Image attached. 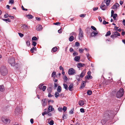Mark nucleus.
I'll list each match as a JSON object with an SVG mask.
<instances>
[{
  "mask_svg": "<svg viewBox=\"0 0 125 125\" xmlns=\"http://www.w3.org/2000/svg\"><path fill=\"white\" fill-rule=\"evenodd\" d=\"M9 120L8 119L6 118L5 119V122H4V123H7L9 121Z\"/></svg>",
  "mask_w": 125,
  "mask_h": 125,
  "instance_id": "09e8293b",
  "label": "nucleus"
},
{
  "mask_svg": "<svg viewBox=\"0 0 125 125\" xmlns=\"http://www.w3.org/2000/svg\"><path fill=\"white\" fill-rule=\"evenodd\" d=\"M51 112H49V111H47V114L48 115L50 116H52V114L50 113Z\"/></svg>",
  "mask_w": 125,
  "mask_h": 125,
  "instance_id": "3c124183",
  "label": "nucleus"
},
{
  "mask_svg": "<svg viewBox=\"0 0 125 125\" xmlns=\"http://www.w3.org/2000/svg\"><path fill=\"white\" fill-rule=\"evenodd\" d=\"M67 109V108L66 107L64 106L62 109V110L64 112H65Z\"/></svg>",
  "mask_w": 125,
  "mask_h": 125,
  "instance_id": "de8ad7c7",
  "label": "nucleus"
},
{
  "mask_svg": "<svg viewBox=\"0 0 125 125\" xmlns=\"http://www.w3.org/2000/svg\"><path fill=\"white\" fill-rule=\"evenodd\" d=\"M48 110L49 112H52L54 110V108L52 106L50 105L48 106Z\"/></svg>",
  "mask_w": 125,
  "mask_h": 125,
  "instance_id": "4468645a",
  "label": "nucleus"
},
{
  "mask_svg": "<svg viewBox=\"0 0 125 125\" xmlns=\"http://www.w3.org/2000/svg\"><path fill=\"white\" fill-rule=\"evenodd\" d=\"M85 70L83 71L81 73L80 75V77L81 78H83L84 75L85 73Z\"/></svg>",
  "mask_w": 125,
  "mask_h": 125,
  "instance_id": "6ab92c4d",
  "label": "nucleus"
},
{
  "mask_svg": "<svg viewBox=\"0 0 125 125\" xmlns=\"http://www.w3.org/2000/svg\"><path fill=\"white\" fill-rule=\"evenodd\" d=\"M61 24V23L59 22H56L55 23H54V24L56 25H59Z\"/></svg>",
  "mask_w": 125,
  "mask_h": 125,
  "instance_id": "e2e57ef3",
  "label": "nucleus"
},
{
  "mask_svg": "<svg viewBox=\"0 0 125 125\" xmlns=\"http://www.w3.org/2000/svg\"><path fill=\"white\" fill-rule=\"evenodd\" d=\"M21 108L18 106L15 109V113L16 115H18L19 114H21Z\"/></svg>",
  "mask_w": 125,
  "mask_h": 125,
  "instance_id": "0eeeda50",
  "label": "nucleus"
},
{
  "mask_svg": "<svg viewBox=\"0 0 125 125\" xmlns=\"http://www.w3.org/2000/svg\"><path fill=\"white\" fill-rule=\"evenodd\" d=\"M47 100L46 99H43L42 100V105L44 107L47 104Z\"/></svg>",
  "mask_w": 125,
  "mask_h": 125,
  "instance_id": "9d476101",
  "label": "nucleus"
},
{
  "mask_svg": "<svg viewBox=\"0 0 125 125\" xmlns=\"http://www.w3.org/2000/svg\"><path fill=\"white\" fill-rule=\"evenodd\" d=\"M91 28L93 30H94L96 31V28L94 26H91Z\"/></svg>",
  "mask_w": 125,
  "mask_h": 125,
  "instance_id": "4d7b16f0",
  "label": "nucleus"
},
{
  "mask_svg": "<svg viewBox=\"0 0 125 125\" xmlns=\"http://www.w3.org/2000/svg\"><path fill=\"white\" fill-rule=\"evenodd\" d=\"M80 57L79 56H75L74 59V60L76 62H79V61L80 60Z\"/></svg>",
  "mask_w": 125,
  "mask_h": 125,
  "instance_id": "a211bd4d",
  "label": "nucleus"
},
{
  "mask_svg": "<svg viewBox=\"0 0 125 125\" xmlns=\"http://www.w3.org/2000/svg\"><path fill=\"white\" fill-rule=\"evenodd\" d=\"M36 50V47H33L31 49L30 51L32 53H33L34 52V50Z\"/></svg>",
  "mask_w": 125,
  "mask_h": 125,
  "instance_id": "cd10ccee",
  "label": "nucleus"
},
{
  "mask_svg": "<svg viewBox=\"0 0 125 125\" xmlns=\"http://www.w3.org/2000/svg\"><path fill=\"white\" fill-rule=\"evenodd\" d=\"M117 16V14H116L115 13L114 14L113 16V18L114 20L116 19V18Z\"/></svg>",
  "mask_w": 125,
  "mask_h": 125,
  "instance_id": "c9c22d12",
  "label": "nucleus"
},
{
  "mask_svg": "<svg viewBox=\"0 0 125 125\" xmlns=\"http://www.w3.org/2000/svg\"><path fill=\"white\" fill-rule=\"evenodd\" d=\"M63 79L64 80V81L65 82V83H66L67 81V76L66 75H65V76H64V77L63 78Z\"/></svg>",
  "mask_w": 125,
  "mask_h": 125,
  "instance_id": "f704fd0d",
  "label": "nucleus"
},
{
  "mask_svg": "<svg viewBox=\"0 0 125 125\" xmlns=\"http://www.w3.org/2000/svg\"><path fill=\"white\" fill-rule=\"evenodd\" d=\"M57 50V48L56 47H54L52 49V51L54 52H56Z\"/></svg>",
  "mask_w": 125,
  "mask_h": 125,
  "instance_id": "72a5a7b5",
  "label": "nucleus"
},
{
  "mask_svg": "<svg viewBox=\"0 0 125 125\" xmlns=\"http://www.w3.org/2000/svg\"><path fill=\"white\" fill-rule=\"evenodd\" d=\"M68 73L69 75H73L76 74V72L74 69L71 68L69 70Z\"/></svg>",
  "mask_w": 125,
  "mask_h": 125,
  "instance_id": "39448f33",
  "label": "nucleus"
},
{
  "mask_svg": "<svg viewBox=\"0 0 125 125\" xmlns=\"http://www.w3.org/2000/svg\"><path fill=\"white\" fill-rule=\"evenodd\" d=\"M80 112L81 113H83L85 112L84 109L83 108H81L80 109Z\"/></svg>",
  "mask_w": 125,
  "mask_h": 125,
  "instance_id": "6e6d98bb",
  "label": "nucleus"
},
{
  "mask_svg": "<svg viewBox=\"0 0 125 125\" xmlns=\"http://www.w3.org/2000/svg\"><path fill=\"white\" fill-rule=\"evenodd\" d=\"M78 55V53L75 52H74L73 53V55L74 56L77 55Z\"/></svg>",
  "mask_w": 125,
  "mask_h": 125,
  "instance_id": "0e129e2a",
  "label": "nucleus"
},
{
  "mask_svg": "<svg viewBox=\"0 0 125 125\" xmlns=\"http://www.w3.org/2000/svg\"><path fill=\"white\" fill-rule=\"evenodd\" d=\"M14 3V0H10L9 2V4H11Z\"/></svg>",
  "mask_w": 125,
  "mask_h": 125,
  "instance_id": "c03bdc74",
  "label": "nucleus"
},
{
  "mask_svg": "<svg viewBox=\"0 0 125 125\" xmlns=\"http://www.w3.org/2000/svg\"><path fill=\"white\" fill-rule=\"evenodd\" d=\"M114 112L113 111L109 110L105 112L104 114V119H102L101 121V123L102 124H105L107 121L106 119H109V118L112 116Z\"/></svg>",
  "mask_w": 125,
  "mask_h": 125,
  "instance_id": "f257e3e1",
  "label": "nucleus"
},
{
  "mask_svg": "<svg viewBox=\"0 0 125 125\" xmlns=\"http://www.w3.org/2000/svg\"><path fill=\"white\" fill-rule=\"evenodd\" d=\"M43 85L42 83L40 84L38 86V88L40 89H41L42 86Z\"/></svg>",
  "mask_w": 125,
  "mask_h": 125,
  "instance_id": "4c0bfd02",
  "label": "nucleus"
},
{
  "mask_svg": "<svg viewBox=\"0 0 125 125\" xmlns=\"http://www.w3.org/2000/svg\"><path fill=\"white\" fill-rule=\"evenodd\" d=\"M42 29V26L40 25H38L36 27V29L38 31H41Z\"/></svg>",
  "mask_w": 125,
  "mask_h": 125,
  "instance_id": "9b49d317",
  "label": "nucleus"
},
{
  "mask_svg": "<svg viewBox=\"0 0 125 125\" xmlns=\"http://www.w3.org/2000/svg\"><path fill=\"white\" fill-rule=\"evenodd\" d=\"M111 34V33L110 31H108L106 33L105 35V36H108L110 35Z\"/></svg>",
  "mask_w": 125,
  "mask_h": 125,
  "instance_id": "2f4dec72",
  "label": "nucleus"
},
{
  "mask_svg": "<svg viewBox=\"0 0 125 125\" xmlns=\"http://www.w3.org/2000/svg\"><path fill=\"white\" fill-rule=\"evenodd\" d=\"M37 44V43L35 42H33L32 43V45H33L34 46H36Z\"/></svg>",
  "mask_w": 125,
  "mask_h": 125,
  "instance_id": "8fccbe9b",
  "label": "nucleus"
},
{
  "mask_svg": "<svg viewBox=\"0 0 125 125\" xmlns=\"http://www.w3.org/2000/svg\"><path fill=\"white\" fill-rule=\"evenodd\" d=\"M47 111H44V112L42 113V116H44L45 115L47 114Z\"/></svg>",
  "mask_w": 125,
  "mask_h": 125,
  "instance_id": "680f3d73",
  "label": "nucleus"
},
{
  "mask_svg": "<svg viewBox=\"0 0 125 125\" xmlns=\"http://www.w3.org/2000/svg\"><path fill=\"white\" fill-rule=\"evenodd\" d=\"M124 89L122 88H121L119 90L117 93L116 97L118 98L122 97L124 94Z\"/></svg>",
  "mask_w": 125,
  "mask_h": 125,
  "instance_id": "7ed1b4c3",
  "label": "nucleus"
},
{
  "mask_svg": "<svg viewBox=\"0 0 125 125\" xmlns=\"http://www.w3.org/2000/svg\"><path fill=\"white\" fill-rule=\"evenodd\" d=\"M70 35H71V36L74 35L75 36H76V33L74 32H72L70 34Z\"/></svg>",
  "mask_w": 125,
  "mask_h": 125,
  "instance_id": "49530a36",
  "label": "nucleus"
},
{
  "mask_svg": "<svg viewBox=\"0 0 125 125\" xmlns=\"http://www.w3.org/2000/svg\"><path fill=\"white\" fill-rule=\"evenodd\" d=\"M85 83L83 81H82L81 84L80 88V89H81L84 88L85 86Z\"/></svg>",
  "mask_w": 125,
  "mask_h": 125,
  "instance_id": "ddd939ff",
  "label": "nucleus"
},
{
  "mask_svg": "<svg viewBox=\"0 0 125 125\" xmlns=\"http://www.w3.org/2000/svg\"><path fill=\"white\" fill-rule=\"evenodd\" d=\"M98 34V32L97 31H96V32L93 31L91 33L90 36V37L95 36Z\"/></svg>",
  "mask_w": 125,
  "mask_h": 125,
  "instance_id": "1a4fd4ad",
  "label": "nucleus"
},
{
  "mask_svg": "<svg viewBox=\"0 0 125 125\" xmlns=\"http://www.w3.org/2000/svg\"><path fill=\"white\" fill-rule=\"evenodd\" d=\"M87 93L88 95H90L92 93V91L91 90H88L87 91Z\"/></svg>",
  "mask_w": 125,
  "mask_h": 125,
  "instance_id": "c85d7f7f",
  "label": "nucleus"
},
{
  "mask_svg": "<svg viewBox=\"0 0 125 125\" xmlns=\"http://www.w3.org/2000/svg\"><path fill=\"white\" fill-rule=\"evenodd\" d=\"M74 39L73 37L72 36H71L69 38V40L71 42L73 41Z\"/></svg>",
  "mask_w": 125,
  "mask_h": 125,
  "instance_id": "7c9ffc66",
  "label": "nucleus"
},
{
  "mask_svg": "<svg viewBox=\"0 0 125 125\" xmlns=\"http://www.w3.org/2000/svg\"><path fill=\"white\" fill-rule=\"evenodd\" d=\"M3 20L5 21L7 23H8V22H11V21L10 20V19L9 18L6 19H3Z\"/></svg>",
  "mask_w": 125,
  "mask_h": 125,
  "instance_id": "a878e982",
  "label": "nucleus"
},
{
  "mask_svg": "<svg viewBox=\"0 0 125 125\" xmlns=\"http://www.w3.org/2000/svg\"><path fill=\"white\" fill-rule=\"evenodd\" d=\"M78 65L81 67H82L84 65V64L81 63H79L78 64Z\"/></svg>",
  "mask_w": 125,
  "mask_h": 125,
  "instance_id": "a19ab883",
  "label": "nucleus"
},
{
  "mask_svg": "<svg viewBox=\"0 0 125 125\" xmlns=\"http://www.w3.org/2000/svg\"><path fill=\"white\" fill-rule=\"evenodd\" d=\"M56 74V72H53L52 73V77H55Z\"/></svg>",
  "mask_w": 125,
  "mask_h": 125,
  "instance_id": "37998d69",
  "label": "nucleus"
},
{
  "mask_svg": "<svg viewBox=\"0 0 125 125\" xmlns=\"http://www.w3.org/2000/svg\"><path fill=\"white\" fill-rule=\"evenodd\" d=\"M21 27L22 29L24 30H26L29 29L30 26L26 25L23 24L22 25Z\"/></svg>",
  "mask_w": 125,
  "mask_h": 125,
  "instance_id": "f8f14e48",
  "label": "nucleus"
},
{
  "mask_svg": "<svg viewBox=\"0 0 125 125\" xmlns=\"http://www.w3.org/2000/svg\"><path fill=\"white\" fill-rule=\"evenodd\" d=\"M48 123L50 125H53L54 124V121L52 120L49 122V123L48 122Z\"/></svg>",
  "mask_w": 125,
  "mask_h": 125,
  "instance_id": "58836bf2",
  "label": "nucleus"
},
{
  "mask_svg": "<svg viewBox=\"0 0 125 125\" xmlns=\"http://www.w3.org/2000/svg\"><path fill=\"white\" fill-rule=\"evenodd\" d=\"M47 90L48 93H51L52 91L51 87H50L48 89H47Z\"/></svg>",
  "mask_w": 125,
  "mask_h": 125,
  "instance_id": "473e14b6",
  "label": "nucleus"
},
{
  "mask_svg": "<svg viewBox=\"0 0 125 125\" xmlns=\"http://www.w3.org/2000/svg\"><path fill=\"white\" fill-rule=\"evenodd\" d=\"M26 44L28 46H29L30 45V42L29 40L27 41L26 42Z\"/></svg>",
  "mask_w": 125,
  "mask_h": 125,
  "instance_id": "79ce46f5",
  "label": "nucleus"
},
{
  "mask_svg": "<svg viewBox=\"0 0 125 125\" xmlns=\"http://www.w3.org/2000/svg\"><path fill=\"white\" fill-rule=\"evenodd\" d=\"M61 87L60 86H58L57 89V92L59 93H60L61 91Z\"/></svg>",
  "mask_w": 125,
  "mask_h": 125,
  "instance_id": "412c9836",
  "label": "nucleus"
},
{
  "mask_svg": "<svg viewBox=\"0 0 125 125\" xmlns=\"http://www.w3.org/2000/svg\"><path fill=\"white\" fill-rule=\"evenodd\" d=\"M63 85L64 88L67 91L68 90V85L65 83H63Z\"/></svg>",
  "mask_w": 125,
  "mask_h": 125,
  "instance_id": "4be33fe9",
  "label": "nucleus"
},
{
  "mask_svg": "<svg viewBox=\"0 0 125 125\" xmlns=\"http://www.w3.org/2000/svg\"><path fill=\"white\" fill-rule=\"evenodd\" d=\"M73 85L72 84L69 85V87H68V89L70 91H72L73 90Z\"/></svg>",
  "mask_w": 125,
  "mask_h": 125,
  "instance_id": "dca6fc26",
  "label": "nucleus"
},
{
  "mask_svg": "<svg viewBox=\"0 0 125 125\" xmlns=\"http://www.w3.org/2000/svg\"><path fill=\"white\" fill-rule=\"evenodd\" d=\"M26 17L29 19H32L33 18V16L31 15H26Z\"/></svg>",
  "mask_w": 125,
  "mask_h": 125,
  "instance_id": "c756f323",
  "label": "nucleus"
},
{
  "mask_svg": "<svg viewBox=\"0 0 125 125\" xmlns=\"http://www.w3.org/2000/svg\"><path fill=\"white\" fill-rule=\"evenodd\" d=\"M8 70L6 67L5 66H3L1 67L0 72L1 74L3 76L6 75L8 73Z\"/></svg>",
  "mask_w": 125,
  "mask_h": 125,
  "instance_id": "f03ea898",
  "label": "nucleus"
},
{
  "mask_svg": "<svg viewBox=\"0 0 125 125\" xmlns=\"http://www.w3.org/2000/svg\"><path fill=\"white\" fill-rule=\"evenodd\" d=\"M86 55L88 58H90L91 57V56L89 54L88 52H87L86 54Z\"/></svg>",
  "mask_w": 125,
  "mask_h": 125,
  "instance_id": "e433bc0d",
  "label": "nucleus"
},
{
  "mask_svg": "<svg viewBox=\"0 0 125 125\" xmlns=\"http://www.w3.org/2000/svg\"><path fill=\"white\" fill-rule=\"evenodd\" d=\"M106 1L105 2L106 5L107 6H108L109 4V3L110 2V0H105L104 1Z\"/></svg>",
  "mask_w": 125,
  "mask_h": 125,
  "instance_id": "bb28decb",
  "label": "nucleus"
},
{
  "mask_svg": "<svg viewBox=\"0 0 125 125\" xmlns=\"http://www.w3.org/2000/svg\"><path fill=\"white\" fill-rule=\"evenodd\" d=\"M59 69L60 70H62V71H63V70H64L63 68L61 66H60L59 67Z\"/></svg>",
  "mask_w": 125,
  "mask_h": 125,
  "instance_id": "69168bd1",
  "label": "nucleus"
},
{
  "mask_svg": "<svg viewBox=\"0 0 125 125\" xmlns=\"http://www.w3.org/2000/svg\"><path fill=\"white\" fill-rule=\"evenodd\" d=\"M37 38L36 37L34 36L32 37V40L35 41L37 40Z\"/></svg>",
  "mask_w": 125,
  "mask_h": 125,
  "instance_id": "864d4df0",
  "label": "nucleus"
},
{
  "mask_svg": "<svg viewBox=\"0 0 125 125\" xmlns=\"http://www.w3.org/2000/svg\"><path fill=\"white\" fill-rule=\"evenodd\" d=\"M84 49H79V51L80 53H83L84 51Z\"/></svg>",
  "mask_w": 125,
  "mask_h": 125,
  "instance_id": "ea45409f",
  "label": "nucleus"
},
{
  "mask_svg": "<svg viewBox=\"0 0 125 125\" xmlns=\"http://www.w3.org/2000/svg\"><path fill=\"white\" fill-rule=\"evenodd\" d=\"M113 34L115 38L117 37L118 36H120V34L117 31L114 32Z\"/></svg>",
  "mask_w": 125,
  "mask_h": 125,
  "instance_id": "f3484780",
  "label": "nucleus"
},
{
  "mask_svg": "<svg viewBox=\"0 0 125 125\" xmlns=\"http://www.w3.org/2000/svg\"><path fill=\"white\" fill-rule=\"evenodd\" d=\"M103 10H106L107 7L105 5L102 4L100 7Z\"/></svg>",
  "mask_w": 125,
  "mask_h": 125,
  "instance_id": "2eb2a0df",
  "label": "nucleus"
},
{
  "mask_svg": "<svg viewBox=\"0 0 125 125\" xmlns=\"http://www.w3.org/2000/svg\"><path fill=\"white\" fill-rule=\"evenodd\" d=\"M18 33L19 34V35L21 37H23L24 35L23 34L19 32Z\"/></svg>",
  "mask_w": 125,
  "mask_h": 125,
  "instance_id": "13d9d810",
  "label": "nucleus"
},
{
  "mask_svg": "<svg viewBox=\"0 0 125 125\" xmlns=\"http://www.w3.org/2000/svg\"><path fill=\"white\" fill-rule=\"evenodd\" d=\"M58 32L60 33H61L62 32V28H61L60 29L58 30Z\"/></svg>",
  "mask_w": 125,
  "mask_h": 125,
  "instance_id": "bf43d9fd",
  "label": "nucleus"
},
{
  "mask_svg": "<svg viewBox=\"0 0 125 125\" xmlns=\"http://www.w3.org/2000/svg\"><path fill=\"white\" fill-rule=\"evenodd\" d=\"M6 118L4 116H3L1 118V120L3 122H5V119Z\"/></svg>",
  "mask_w": 125,
  "mask_h": 125,
  "instance_id": "a18cd8bd",
  "label": "nucleus"
},
{
  "mask_svg": "<svg viewBox=\"0 0 125 125\" xmlns=\"http://www.w3.org/2000/svg\"><path fill=\"white\" fill-rule=\"evenodd\" d=\"M103 23L104 24H107L109 23V22H106L105 20H104L103 21Z\"/></svg>",
  "mask_w": 125,
  "mask_h": 125,
  "instance_id": "5fc2aeb1",
  "label": "nucleus"
},
{
  "mask_svg": "<svg viewBox=\"0 0 125 125\" xmlns=\"http://www.w3.org/2000/svg\"><path fill=\"white\" fill-rule=\"evenodd\" d=\"M79 34H78L79 39L80 40H81L83 37V32L81 28H80L79 30Z\"/></svg>",
  "mask_w": 125,
  "mask_h": 125,
  "instance_id": "423d86ee",
  "label": "nucleus"
},
{
  "mask_svg": "<svg viewBox=\"0 0 125 125\" xmlns=\"http://www.w3.org/2000/svg\"><path fill=\"white\" fill-rule=\"evenodd\" d=\"M77 80V81L79 82L80 80V76L79 75H76L75 76Z\"/></svg>",
  "mask_w": 125,
  "mask_h": 125,
  "instance_id": "b1692460",
  "label": "nucleus"
},
{
  "mask_svg": "<svg viewBox=\"0 0 125 125\" xmlns=\"http://www.w3.org/2000/svg\"><path fill=\"white\" fill-rule=\"evenodd\" d=\"M4 90V87L3 85H0V91L3 92Z\"/></svg>",
  "mask_w": 125,
  "mask_h": 125,
  "instance_id": "5701e85b",
  "label": "nucleus"
},
{
  "mask_svg": "<svg viewBox=\"0 0 125 125\" xmlns=\"http://www.w3.org/2000/svg\"><path fill=\"white\" fill-rule=\"evenodd\" d=\"M46 88V86H43L42 87V90L43 91H45Z\"/></svg>",
  "mask_w": 125,
  "mask_h": 125,
  "instance_id": "603ef678",
  "label": "nucleus"
},
{
  "mask_svg": "<svg viewBox=\"0 0 125 125\" xmlns=\"http://www.w3.org/2000/svg\"><path fill=\"white\" fill-rule=\"evenodd\" d=\"M119 5L118 3H116L112 6L111 9H114V10H115H115H116L118 7H119Z\"/></svg>",
  "mask_w": 125,
  "mask_h": 125,
  "instance_id": "6e6552de",
  "label": "nucleus"
},
{
  "mask_svg": "<svg viewBox=\"0 0 125 125\" xmlns=\"http://www.w3.org/2000/svg\"><path fill=\"white\" fill-rule=\"evenodd\" d=\"M8 63L10 64L11 66H15V63L14 58L13 57H10L8 58Z\"/></svg>",
  "mask_w": 125,
  "mask_h": 125,
  "instance_id": "20e7f679",
  "label": "nucleus"
},
{
  "mask_svg": "<svg viewBox=\"0 0 125 125\" xmlns=\"http://www.w3.org/2000/svg\"><path fill=\"white\" fill-rule=\"evenodd\" d=\"M59 93L58 92H56L55 94V97L56 98H57L59 96Z\"/></svg>",
  "mask_w": 125,
  "mask_h": 125,
  "instance_id": "393cba45",
  "label": "nucleus"
},
{
  "mask_svg": "<svg viewBox=\"0 0 125 125\" xmlns=\"http://www.w3.org/2000/svg\"><path fill=\"white\" fill-rule=\"evenodd\" d=\"M80 45L79 43L78 42H76L75 43V46H78Z\"/></svg>",
  "mask_w": 125,
  "mask_h": 125,
  "instance_id": "052dcab7",
  "label": "nucleus"
},
{
  "mask_svg": "<svg viewBox=\"0 0 125 125\" xmlns=\"http://www.w3.org/2000/svg\"><path fill=\"white\" fill-rule=\"evenodd\" d=\"M79 105L82 106L84 105V103L83 101L81 100L79 101Z\"/></svg>",
  "mask_w": 125,
  "mask_h": 125,
  "instance_id": "aec40b11",
  "label": "nucleus"
},
{
  "mask_svg": "<svg viewBox=\"0 0 125 125\" xmlns=\"http://www.w3.org/2000/svg\"><path fill=\"white\" fill-rule=\"evenodd\" d=\"M58 110L59 111L61 112L62 110V108L61 107H59L58 108Z\"/></svg>",
  "mask_w": 125,
  "mask_h": 125,
  "instance_id": "338daca9",
  "label": "nucleus"
},
{
  "mask_svg": "<svg viewBox=\"0 0 125 125\" xmlns=\"http://www.w3.org/2000/svg\"><path fill=\"white\" fill-rule=\"evenodd\" d=\"M114 10H112L111 11V16L112 17L113 15L114 14Z\"/></svg>",
  "mask_w": 125,
  "mask_h": 125,
  "instance_id": "774afa93",
  "label": "nucleus"
}]
</instances>
